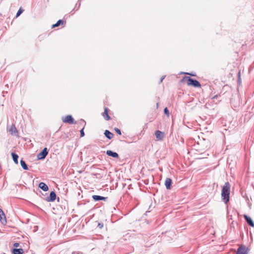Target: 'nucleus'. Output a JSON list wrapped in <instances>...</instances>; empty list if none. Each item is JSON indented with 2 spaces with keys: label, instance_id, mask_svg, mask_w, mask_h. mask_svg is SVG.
Here are the masks:
<instances>
[{
  "label": "nucleus",
  "instance_id": "nucleus-14",
  "mask_svg": "<svg viewBox=\"0 0 254 254\" xmlns=\"http://www.w3.org/2000/svg\"><path fill=\"white\" fill-rule=\"evenodd\" d=\"M12 253L13 254H23L24 253V251L22 249H16L14 248L12 250Z\"/></svg>",
  "mask_w": 254,
  "mask_h": 254
},
{
  "label": "nucleus",
  "instance_id": "nucleus-27",
  "mask_svg": "<svg viewBox=\"0 0 254 254\" xmlns=\"http://www.w3.org/2000/svg\"><path fill=\"white\" fill-rule=\"evenodd\" d=\"M183 73L185 74H188V75H191V76H195V74H193L192 73L184 72Z\"/></svg>",
  "mask_w": 254,
  "mask_h": 254
},
{
  "label": "nucleus",
  "instance_id": "nucleus-15",
  "mask_svg": "<svg viewBox=\"0 0 254 254\" xmlns=\"http://www.w3.org/2000/svg\"><path fill=\"white\" fill-rule=\"evenodd\" d=\"M108 112V108H105L104 109V112L103 113V116L104 117V119L107 121H109L110 119V117L109 116Z\"/></svg>",
  "mask_w": 254,
  "mask_h": 254
},
{
  "label": "nucleus",
  "instance_id": "nucleus-9",
  "mask_svg": "<svg viewBox=\"0 0 254 254\" xmlns=\"http://www.w3.org/2000/svg\"><path fill=\"white\" fill-rule=\"evenodd\" d=\"M92 198L95 201H99L100 200H106L108 199L107 197H104L100 195H92Z\"/></svg>",
  "mask_w": 254,
  "mask_h": 254
},
{
  "label": "nucleus",
  "instance_id": "nucleus-18",
  "mask_svg": "<svg viewBox=\"0 0 254 254\" xmlns=\"http://www.w3.org/2000/svg\"><path fill=\"white\" fill-rule=\"evenodd\" d=\"M0 220L2 222V221H6V217L3 210L0 208Z\"/></svg>",
  "mask_w": 254,
  "mask_h": 254
},
{
  "label": "nucleus",
  "instance_id": "nucleus-3",
  "mask_svg": "<svg viewBox=\"0 0 254 254\" xmlns=\"http://www.w3.org/2000/svg\"><path fill=\"white\" fill-rule=\"evenodd\" d=\"M62 121L64 123H68L69 124H76V122L74 121L71 115H67L64 118H63Z\"/></svg>",
  "mask_w": 254,
  "mask_h": 254
},
{
  "label": "nucleus",
  "instance_id": "nucleus-33",
  "mask_svg": "<svg viewBox=\"0 0 254 254\" xmlns=\"http://www.w3.org/2000/svg\"><path fill=\"white\" fill-rule=\"evenodd\" d=\"M58 201H59V197L58 198Z\"/></svg>",
  "mask_w": 254,
  "mask_h": 254
},
{
  "label": "nucleus",
  "instance_id": "nucleus-26",
  "mask_svg": "<svg viewBox=\"0 0 254 254\" xmlns=\"http://www.w3.org/2000/svg\"><path fill=\"white\" fill-rule=\"evenodd\" d=\"M165 76H166L165 75H164L161 77V78H160V79L159 80V84H160L163 81V80L165 78Z\"/></svg>",
  "mask_w": 254,
  "mask_h": 254
},
{
  "label": "nucleus",
  "instance_id": "nucleus-10",
  "mask_svg": "<svg viewBox=\"0 0 254 254\" xmlns=\"http://www.w3.org/2000/svg\"><path fill=\"white\" fill-rule=\"evenodd\" d=\"M106 154L108 156L115 158H118L119 157V154L117 152H113L112 150H107L106 151Z\"/></svg>",
  "mask_w": 254,
  "mask_h": 254
},
{
  "label": "nucleus",
  "instance_id": "nucleus-22",
  "mask_svg": "<svg viewBox=\"0 0 254 254\" xmlns=\"http://www.w3.org/2000/svg\"><path fill=\"white\" fill-rule=\"evenodd\" d=\"M23 11H24V9H22L21 7H20V8L19 9V10H18V11L16 13V17H18V16H19Z\"/></svg>",
  "mask_w": 254,
  "mask_h": 254
},
{
  "label": "nucleus",
  "instance_id": "nucleus-30",
  "mask_svg": "<svg viewBox=\"0 0 254 254\" xmlns=\"http://www.w3.org/2000/svg\"><path fill=\"white\" fill-rule=\"evenodd\" d=\"M13 246L15 248H17L19 246V244L18 243H15L13 244Z\"/></svg>",
  "mask_w": 254,
  "mask_h": 254
},
{
  "label": "nucleus",
  "instance_id": "nucleus-8",
  "mask_svg": "<svg viewBox=\"0 0 254 254\" xmlns=\"http://www.w3.org/2000/svg\"><path fill=\"white\" fill-rule=\"evenodd\" d=\"M245 221L247 224L251 227H254V222L251 217L245 214L244 215Z\"/></svg>",
  "mask_w": 254,
  "mask_h": 254
},
{
  "label": "nucleus",
  "instance_id": "nucleus-1",
  "mask_svg": "<svg viewBox=\"0 0 254 254\" xmlns=\"http://www.w3.org/2000/svg\"><path fill=\"white\" fill-rule=\"evenodd\" d=\"M230 185L229 182H226L223 187L221 192L222 200L227 203L230 199Z\"/></svg>",
  "mask_w": 254,
  "mask_h": 254
},
{
  "label": "nucleus",
  "instance_id": "nucleus-2",
  "mask_svg": "<svg viewBox=\"0 0 254 254\" xmlns=\"http://www.w3.org/2000/svg\"><path fill=\"white\" fill-rule=\"evenodd\" d=\"M187 81L188 85L192 86L194 87H200L201 84L196 79L191 78L190 76H184L181 80V82Z\"/></svg>",
  "mask_w": 254,
  "mask_h": 254
},
{
  "label": "nucleus",
  "instance_id": "nucleus-24",
  "mask_svg": "<svg viewBox=\"0 0 254 254\" xmlns=\"http://www.w3.org/2000/svg\"><path fill=\"white\" fill-rule=\"evenodd\" d=\"M114 129H115V131L117 133H118L119 135H121L122 134L121 131V130L119 128L115 127Z\"/></svg>",
  "mask_w": 254,
  "mask_h": 254
},
{
  "label": "nucleus",
  "instance_id": "nucleus-20",
  "mask_svg": "<svg viewBox=\"0 0 254 254\" xmlns=\"http://www.w3.org/2000/svg\"><path fill=\"white\" fill-rule=\"evenodd\" d=\"M9 131L11 134H15L17 133V130L14 125L11 127Z\"/></svg>",
  "mask_w": 254,
  "mask_h": 254
},
{
  "label": "nucleus",
  "instance_id": "nucleus-31",
  "mask_svg": "<svg viewBox=\"0 0 254 254\" xmlns=\"http://www.w3.org/2000/svg\"><path fill=\"white\" fill-rule=\"evenodd\" d=\"M156 106H157V108H158L159 107V103H157L156 104Z\"/></svg>",
  "mask_w": 254,
  "mask_h": 254
},
{
  "label": "nucleus",
  "instance_id": "nucleus-25",
  "mask_svg": "<svg viewBox=\"0 0 254 254\" xmlns=\"http://www.w3.org/2000/svg\"><path fill=\"white\" fill-rule=\"evenodd\" d=\"M164 113L165 115L169 116V111L167 107L165 108V109H164Z\"/></svg>",
  "mask_w": 254,
  "mask_h": 254
},
{
  "label": "nucleus",
  "instance_id": "nucleus-29",
  "mask_svg": "<svg viewBox=\"0 0 254 254\" xmlns=\"http://www.w3.org/2000/svg\"><path fill=\"white\" fill-rule=\"evenodd\" d=\"M219 97H220L219 94L216 95L212 97V99H217Z\"/></svg>",
  "mask_w": 254,
  "mask_h": 254
},
{
  "label": "nucleus",
  "instance_id": "nucleus-21",
  "mask_svg": "<svg viewBox=\"0 0 254 254\" xmlns=\"http://www.w3.org/2000/svg\"><path fill=\"white\" fill-rule=\"evenodd\" d=\"M64 21L63 20H62V19H60L59 20L57 23L55 24H53L52 25V28H54V27H58L60 25H62L64 24Z\"/></svg>",
  "mask_w": 254,
  "mask_h": 254
},
{
  "label": "nucleus",
  "instance_id": "nucleus-23",
  "mask_svg": "<svg viewBox=\"0 0 254 254\" xmlns=\"http://www.w3.org/2000/svg\"><path fill=\"white\" fill-rule=\"evenodd\" d=\"M103 226H104V224H103V223H102V222H98V223L97 227L98 228H99L100 229H102Z\"/></svg>",
  "mask_w": 254,
  "mask_h": 254
},
{
  "label": "nucleus",
  "instance_id": "nucleus-28",
  "mask_svg": "<svg viewBox=\"0 0 254 254\" xmlns=\"http://www.w3.org/2000/svg\"><path fill=\"white\" fill-rule=\"evenodd\" d=\"M72 254H83V253L82 252H79V251H75V252H73L72 253Z\"/></svg>",
  "mask_w": 254,
  "mask_h": 254
},
{
  "label": "nucleus",
  "instance_id": "nucleus-7",
  "mask_svg": "<svg viewBox=\"0 0 254 254\" xmlns=\"http://www.w3.org/2000/svg\"><path fill=\"white\" fill-rule=\"evenodd\" d=\"M155 135L156 138L159 140H162L165 136V134L163 132L158 130L155 131Z\"/></svg>",
  "mask_w": 254,
  "mask_h": 254
},
{
  "label": "nucleus",
  "instance_id": "nucleus-17",
  "mask_svg": "<svg viewBox=\"0 0 254 254\" xmlns=\"http://www.w3.org/2000/svg\"><path fill=\"white\" fill-rule=\"evenodd\" d=\"M11 155V157L12 158V159H13L14 162L15 164H18V159L19 157L18 155L14 152H12Z\"/></svg>",
  "mask_w": 254,
  "mask_h": 254
},
{
  "label": "nucleus",
  "instance_id": "nucleus-4",
  "mask_svg": "<svg viewBox=\"0 0 254 254\" xmlns=\"http://www.w3.org/2000/svg\"><path fill=\"white\" fill-rule=\"evenodd\" d=\"M48 154L47 148H44L38 155L37 158L39 160L44 159Z\"/></svg>",
  "mask_w": 254,
  "mask_h": 254
},
{
  "label": "nucleus",
  "instance_id": "nucleus-19",
  "mask_svg": "<svg viewBox=\"0 0 254 254\" xmlns=\"http://www.w3.org/2000/svg\"><path fill=\"white\" fill-rule=\"evenodd\" d=\"M20 164H21V167L24 170H28V167L27 165L26 164V162L23 159L20 160Z\"/></svg>",
  "mask_w": 254,
  "mask_h": 254
},
{
  "label": "nucleus",
  "instance_id": "nucleus-13",
  "mask_svg": "<svg viewBox=\"0 0 254 254\" xmlns=\"http://www.w3.org/2000/svg\"><path fill=\"white\" fill-rule=\"evenodd\" d=\"M104 135L107 138H108L109 139H112L113 136H114V134L113 133H112L111 132H110L109 130H106L104 132Z\"/></svg>",
  "mask_w": 254,
  "mask_h": 254
},
{
  "label": "nucleus",
  "instance_id": "nucleus-6",
  "mask_svg": "<svg viewBox=\"0 0 254 254\" xmlns=\"http://www.w3.org/2000/svg\"><path fill=\"white\" fill-rule=\"evenodd\" d=\"M56 192L54 191H52L49 196L47 197L46 200L48 202H53L56 200Z\"/></svg>",
  "mask_w": 254,
  "mask_h": 254
},
{
  "label": "nucleus",
  "instance_id": "nucleus-5",
  "mask_svg": "<svg viewBox=\"0 0 254 254\" xmlns=\"http://www.w3.org/2000/svg\"><path fill=\"white\" fill-rule=\"evenodd\" d=\"M246 247L243 245H241L237 249L236 254H248V251Z\"/></svg>",
  "mask_w": 254,
  "mask_h": 254
},
{
  "label": "nucleus",
  "instance_id": "nucleus-32",
  "mask_svg": "<svg viewBox=\"0 0 254 254\" xmlns=\"http://www.w3.org/2000/svg\"><path fill=\"white\" fill-rule=\"evenodd\" d=\"M80 5V3H79L78 6V7H77L76 10H77L79 8Z\"/></svg>",
  "mask_w": 254,
  "mask_h": 254
},
{
  "label": "nucleus",
  "instance_id": "nucleus-12",
  "mask_svg": "<svg viewBox=\"0 0 254 254\" xmlns=\"http://www.w3.org/2000/svg\"><path fill=\"white\" fill-rule=\"evenodd\" d=\"M39 188L45 191H46L49 190L48 186L43 182H41L39 183Z\"/></svg>",
  "mask_w": 254,
  "mask_h": 254
},
{
  "label": "nucleus",
  "instance_id": "nucleus-16",
  "mask_svg": "<svg viewBox=\"0 0 254 254\" xmlns=\"http://www.w3.org/2000/svg\"><path fill=\"white\" fill-rule=\"evenodd\" d=\"M80 122L81 125H83V127L80 130V137H83L85 135L84 132V127L86 125V123L83 120H82V119L80 120Z\"/></svg>",
  "mask_w": 254,
  "mask_h": 254
},
{
  "label": "nucleus",
  "instance_id": "nucleus-11",
  "mask_svg": "<svg viewBox=\"0 0 254 254\" xmlns=\"http://www.w3.org/2000/svg\"><path fill=\"white\" fill-rule=\"evenodd\" d=\"M172 184V181L170 178H167L165 182V185L167 190H170Z\"/></svg>",
  "mask_w": 254,
  "mask_h": 254
}]
</instances>
